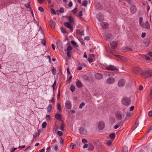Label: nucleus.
Returning a JSON list of instances; mask_svg holds the SVG:
<instances>
[{
  "label": "nucleus",
  "instance_id": "nucleus-1",
  "mask_svg": "<svg viewBox=\"0 0 152 152\" xmlns=\"http://www.w3.org/2000/svg\"><path fill=\"white\" fill-rule=\"evenodd\" d=\"M105 68L107 70L112 71H117L119 70V68L113 65H110L106 66Z\"/></svg>",
  "mask_w": 152,
  "mask_h": 152
},
{
  "label": "nucleus",
  "instance_id": "nucleus-2",
  "mask_svg": "<svg viewBox=\"0 0 152 152\" xmlns=\"http://www.w3.org/2000/svg\"><path fill=\"white\" fill-rule=\"evenodd\" d=\"M133 72L136 74L140 75H142L143 73V71L141 69L136 67L133 69Z\"/></svg>",
  "mask_w": 152,
  "mask_h": 152
},
{
  "label": "nucleus",
  "instance_id": "nucleus-3",
  "mask_svg": "<svg viewBox=\"0 0 152 152\" xmlns=\"http://www.w3.org/2000/svg\"><path fill=\"white\" fill-rule=\"evenodd\" d=\"M145 73L146 77H150L152 76V70L150 69H146L145 70Z\"/></svg>",
  "mask_w": 152,
  "mask_h": 152
},
{
  "label": "nucleus",
  "instance_id": "nucleus-4",
  "mask_svg": "<svg viewBox=\"0 0 152 152\" xmlns=\"http://www.w3.org/2000/svg\"><path fill=\"white\" fill-rule=\"evenodd\" d=\"M122 103L124 105L128 106L130 104V101L128 98H125L122 100Z\"/></svg>",
  "mask_w": 152,
  "mask_h": 152
},
{
  "label": "nucleus",
  "instance_id": "nucleus-5",
  "mask_svg": "<svg viewBox=\"0 0 152 152\" xmlns=\"http://www.w3.org/2000/svg\"><path fill=\"white\" fill-rule=\"evenodd\" d=\"M103 35L104 39L106 41H108L110 39L112 38V36L110 34L104 33Z\"/></svg>",
  "mask_w": 152,
  "mask_h": 152
},
{
  "label": "nucleus",
  "instance_id": "nucleus-6",
  "mask_svg": "<svg viewBox=\"0 0 152 152\" xmlns=\"http://www.w3.org/2000/svg\"><path fill=\"white\" fill-rule=\"evenodd\" d=\"M106 81L108 84H113L115 82V79L112 77H109L107 79Z\"/></svg>",
  "mask_w": 152,
  "mask_h": 152
},
{
  "label": "nucleus",
  "instance_id": "nucleus-7",
  "mask_svg": "<svg viewBox=\"0 0 152 152\" xmlns=\"http://www.w3.org/2000/svg\"><path fill=\"white\" fill-rule=\"evenodd\" d=\"M125 84V80L123 79H120L118 82V86L119 87H122L124 86Z\"/></svg>",
  "mask_w": 152,
  "mask_h": 152
},
{
  "label": "nucleus",
  "instance_id": "nucleus-8",
  "mask_svg": "<svg viewBox=\"0 0 152 152\" xmlns=\"http://www.w3.org/2000/svg\"><path fill=\"white\" fill-rule=\"evenodd\" d=\"M64 26L66 28L70 29L72 31L73 30V28L71 26L70 23L68 22H65L64 23Z\"/></svg>",
  "mask_w": 152,
  "mask_h": 152
},
{
  "label": "nucleus",
  "instance_id": "nucleus-9",
  "mask_svg": "<svg viewBox=\"0 0 152 152\" xmlns=\"http://www.w3.org/2000/svg\"><path fill=\"white\" fill-rule=\"evenodd\" d=\"M65 106L66 109H70L71 108V104L70 101L67 100L65 103Z\"/></svg>",
  "mask_w": 152,
  "mask_h": 152
},
{
  "label": "nucleus",
  "instance_id": "nucleus-10",
  "mask_svg": "<svg viewBox=\"0 0 152 152\" xmlns=\"http://www.w3.org/2000/svg\"><path fill=\"white\" fill-rule=\"evenodd\" d=\"M80 133L82 134H87V131L83 127H81L79 130Z\"/></svg>",
  "mask_w": 152,
  "mask_h": 152
},
{
  "label": "nucleus",
  "instance_id": "nucleus-11",
  "mask_svg": "<svg viewBox=\"0 0 152 152\" xmlns=\"http://www.w3.org/2000/svg\"><path fill=\"white\" fill-rule=\"evenodd\" d=\"M95 78L98 80H100L103 78V75L99 73H97L94 75Z\"/></svg>",
  "mask_w": 152,
  "mask_h": 152
},
{
  "label": "nucleus",
  "instance_id": "nucleus-12",
  "mask_svg": "<svg viewBox=\"0 0 152 152\" xmlns=\"http://www.w3.org/2000/svg\"><path fill=\"white\" fill-rule=\"evenodd\" d=\"M130 9L131 13L133 14L135 13L137 10L136 7L133 5H132L131 6Z\"/></svg>",
  "mask_w": 152,
  "mask_h": 152
},
{
  "label": "nucleus",
  "instance_id": "nucleus-13",
  "mask_svg": "<svg viewBox=\"0 0 152 152\" xmlns=\"http://www.w3.org/2000/svg\"><path fill=\"white\" fill-rule=\"evenodd\" d=\"M56 45L57 48L59 49H61L62 48V42L59 40L57 41L56 42Z\"/></svg>",
  "mask_w": 152,
  "mask_h": 152
},
{
  "label": "nucleus",
  "instance_id": "nucleus-14",
  "mask_svg": "<svg viewBox=\"0 0 152 152\" xmlns=\"http://www.w3.org/2000/svg\"><path fill=\"white\" fill-rule=\"evenodd\" d=\"M104 125L103 122H100L98 124V127L99 129L102 130L104 128Z\"/></svg>",
  "mask_w": 152,
  "mask_h": 152
},
{
  "label": "nucleus",
  "instance_id": "nucleus-15",
  "mask_svg": "<svg viewBox=\"0 0 152 152\" xmlns=\"http://www.w3.org/2000/svg\"><path fill=\"white\" fill-rule=\"evenodd\" d=\"M110 45L112 48H114L117 47V43L115 42H113L110 43Z\"/></svg>",
  "mask_w": 152,
  "mask_h": 152
},
{
  "label": "nucleus",
  "instance_id": "nucleus-16",
  "mask_svg": "<svg viewBox=\"0 0 152 152\" xmlns=\"http://www.w3.org/2000/svg\"><path fill=\"white\" fill-rule=\"evenodd\" d=\"M101 26L104 29L107 28L108 27V25L106 22H102L101 24Z\"/></svg>",
  "mask_w": 152,
  "mask_h": 152
},
{
  "label": "nucleus",
  "instance_id": "nucleus-17",
  "mask_svg": "<svg viewBox=\"0 0 152 152\" xmlns=\"http://www.w3.org/2000/svg\"><path fill=\"white\" fill-rule=\"evenodd\" d=\"M115 56L117 58L123 61H125V59H126V58H125L124 57L120 55H115Z\"/></svg>",
  "mask_w": 152,
  "mask_h": 152
},
{
  "label": "nucleus",
  "instance_id": "nucleus-18",
  "mask_svg": "<svg viewBox=\"0 0 152 152\" xmlns=\"http://www.w3.org/2000/svg\"><path fill=\"white\" fill-rule=\"evenodd\" d=\"M115 117L118 120H120L121 118V115L120 113H117L115 114Z\"/></svg>",
  "mask_w": 152,
  "mask_h": 152
},
{
  "label": "nucleus",
  "instance_id": "nucleus-19",
  "mask_svg": "<svg viewBox=\"0 0 152 152\" xmlns=\"http://www.w3.org/2000/svg\"><path fill=\"white\" fill-rule=\"evenodd\" d=\"M77 16L80 19H82L83 18L81 17V16L82 15V12L80 11L77 14H76Z\"/></svg>",
  "mask_w": 152,
  "mask_h": 152
},
{
  "label": "nucleus",
  "instance_id": "nucleus-20",
  "mask_svg": "<svg viewBox=\"0 0 152 152\" xmlns=\"http://www.w3.org/2000/svg\"><path fill=\"white\" fill-rule=\"evenodd\" d=\"M76 86L78 88H80L82 86V84L81 82L79 80L77 81L76 83Z\"/></svg>",
  "mask_w": 152,
  "mask_h": 152
},
{
  "label": "nucleus",
  "instance_id": "nucleus-21",
  "mask_svg": "<svg viewBox=\"0 0 152 152\" xmlns=\"http://www.w3.org/2000/svg\"><path fill=\"white\" fill-rule=\"evenodd\" d=\"M55 117L57 120H60L61 119V115L58 114H56L55 115Z\"/></svg>",
  "mask_w": 152,
  "mask_h": 152
},
{
  "label": "nucleus",
  "instance_id": "nucleus-22",
  "mask_svg": "<svg viewBox=\"0 0 152 152\" xmlns=\"http://www.w3.org/2000/svg\"><path fill=\"white\" fill-rule=\"evenodd\" d=\"M71 43L73 46L75 47H78V45H77L76 42H75L74 41L72 40L71 41Z\"/></svg>",
  "mask_w": 152,
  "mask_h": 152
},
{
  "label": "nucleus",
  "instance_id": "nucleus-23",
  "mask_svg": "<svg viewBox=\"0 0 152 152\" xmlns=\"http://www.w3.org/2000/svg\"><path fill=\"white\" fill-rule=\"evenodd\" d=\"M68 20L71 23L74 22V20L73 18L71 16H69L68 17Z\"/></svg>",
  "mask_w": 152,
  "mask_h": 152
},
{
  "label": "nucleus",
  "instance_id": "nucleus-24",
  "mask_svg": "<svg viewBox=\"0 0 152 152\" xmlns=\"http://www.w3.org/2000/svg\"><path fill=\"white\" fill-rule=\"evenodd\" d=\"M88 150L89 151H92L94 148L93 145L91 144H89L88 147Z\"/></svg>",
  "mask_w": 152,
  "mask_h": 152
},
{
  "label": "nucleus",
  "instance_id": "nucleus-25",
  "mask_svg": "<svg viewBox=\"0 0 152 152\" xmlns=\"http://www.w3.org/2000/svg\"><path fill=\"white\" fill-rule=\"evenodd\" d=\"M52 109V106L51 104H49L47 107V111L48 112H50Z\"/></svg>",
  "mask_w": 152,
  "mask_h": 152
},
{
  "label": "nucleus",
  "instance_id": "nucleus-26",
  "mask_svg": "<svg viewBox=\"0 0 152 152\" xmlns=\"http://www.w3.org/2000/svg\"><path fill=\"white\" fill-rule=\"evenodd\" d=\"M57 108L59 111H61V107L59 103H57Z\"/></svg>",
  "mask_w": 152,
  "mask_h": 152
},
{
  "label": "nucleus",
  "instance_id": "nucleus-27",
  "mask_svg": "<svg viewBox=\"0 0 152 152\" xmlns=\"http://www.w3.org/2000/svg\"><path fill=\"white\" fill-rule=\"evenodd\" d=\"M106 75L109 76H114V74L113 73H110L109 72H106L105 73Z\"/></svg>",
  "mask_w": 152,
  "mask_h": 152
},
{
  "label": "nucleus",
  "instance_id": "nucleus-28",
  "mask_svg": "<svg viewBox=\"0 0 152 152\" xmlns=\"http://www.w3.org/2000/svg\"><path fill=\"white\" fill-rule=\"evenodd\" d=\"M143 20V18L142 17H140L139 18V24L140 26H141L142 27H144V26L143 25H142V21Z\"/></svg>",
  "mask_w": 152,
  "mask_h": 152
},
{
  "label": "nucleus",
  "instance_id": "nucleus-29",
  "mask_svg": "<svg viewBox=\"0 0 152 152\" xmlns=\"http://www.w3.org/2000/svg\"><path fill=\"white\" fill-rule=\"evenodd\" d=\"M132 115V113L131 112H127L126 113V118H129L131 117Z\"/></svg>",
  "mask_w": 152,
  "mask_h": 152
},
{
  "label": "nucleus",
  "instance_id": "nucleus-30",
  "mask_svg": "<svg viewBox=\"0 0 152 152\" xmlns=\"http://www.w3.org/2000/svg\"><path fill=\"white\" fill-rule=\"evenodd\" d=\"M72 47L70 46H69L67 47L66 50H65V51H67L68 52H70V51L72 50Z\"/></svg>",
  "mask_w": 152,
  "mask_h": 152
},
{
  "label": "nucleus",
  "instance_id": "nucleus-31",
  "mask_svg": "<svg viewBox=\"0 0 152 152\" xmlns=\"http://www.w3.org/2000/svg\"><path fill=\"white\" fill-rule=\"evenodd\" d=\"M145 28L147 29H148L150 28L149 25L147 21L146 22L145 24Z\"/></svg>",
  "mask_w": 152,
  "mask_h": 152
},
{
  "label": "nucleus",
  "instance_id": "nucleus-32",
  "mask_svg": "<svg viewBox=\"0 0 152 152\" xmlns=\"http://www.w3.org/2000/svg\"><path fill=\"white\" fill-rule=\"evenodd\" d=\"M110 137L111 139H114L115 137V134L114 133L111 134H110Z\"/></svg>",
  "mask_w": 152,
  "mask_h": 152
},
{
  "label": "nucleus",
  "instance_id": "nucleus-33",
  "mask_svg": "<svg viewBox=\"0 0 152 152\" xmlns=\"http://www.w3.org/2000/svg\"><path fill=\"white\" fill-rule=\"evenodd\" d=\"M47 123L45 122H43L42 124V127L43 128H44L46 127Z\"/></svg>",
  "mask_w": 152,
  "mask_h": 152
},
{
  "label": "nucleus",
  "instance_id": "nucleus-34",
  "mask_svg": "<svg viewBox=\"0 0 152 152\" xmlns=\"http://www.w3.org/2000/svg\"><path fill=\"white\" fill-rule=\"evenodd\" d=\"M85 104L83 102H82L81 103L79 106V108L80 109H81L82 108V107L85 105Z\"/></svg>",
  "mask_w": 152,
  "mask_h": 152
},
{
  "label": "nucleus",
  "instance_id": "nucleus-35",
  "mask_svg": "<svg viewBox=\"0 0 152 152\" xmlns=\"http://www.w3.org/2000/svg\"><path fill=\"white\" fill-rule=\"evenodd\" d=\"M52 72L54 75H55L56 73V70L53 68L52 70Z\"/></svg>",
  "mask_w": 152,
  "mask_h": 152
},
{
  "label": "nucleus",
  "instance_id": "nucleus-36",
  "mask_svg": "<svg viewBox=\"0 0 152 152\" xmlns=\"http://www.w3.org/2000/svg\"><path fill=\"white\" fill-rule=\"evenodd\" d=\"M75 87L74 86L72 85L71 86V87H70L71 90V91H72V92H73L75 90Z\"/></svg>",
  "mask_w": 152,
  "mask_h": 152
},
{
  "label": "nucleus",
  "instance_id": "nucleus-37",
  "mask_svg": "<svg viewBox=\"0 0 152 152\" xmlns=\"http://www.w3.org/2000/svg\"><path fill=\"white\" fill-rule=\"evenodd\" d=\"M88 3V1L86 0L84 1L82 3L83 6H86Z\"/></svg>",
  "mask_w": 152,
  "mask_h": 152
},
{
  "label": "nucleus",
  "instance_id": "nucleus-38",
  "mask_svg": "<svg viewBox=\"0 0 152 152\" xmlns=\"http://www.w3.org/2000/svg\"><path fill=\"white\" fill-rule=\"evenodd\" d=\"M61 30L62 32L64 33H66V30H65L64 28H61Z\"/></svg>",
  "mask_w": 152,
  "mask_h": 152
},
{
  "label": "nucleus",
  "instance_id": "nucleus-39",
  "mask_svg": "<svg viewBox=\"0 0 152 152\" xmlns=\"http://www.w3.org/2000/svg\"><path fill=\"white\" fill-rule=\"evenodd\" d=\"M17 149V148H13L10 149V152H13Z\"/></svg>",
  "mask_w": 152,
  "mask_h": 152
},
{
  "label": "nucleus",
  "instance_id": "nucleus-40",
  "mask_svg": "<svg viewBox=\"0 0 152 152\" xmlns=\"http://www.w3.org/2000/svg\"><path fill=\"white\" fill-rule=\"evenodd\" d=\"M148 115L149 117H152V111H150L148 113Z\"/></svg>",
  "mask_w": 152,
  "mask_h": 152
},
{
  "label": "nucleus",
  "instance_id": "nucleus-41",
  "mask_svg": "<svg viewBox=\"0 0 152 152\" xmlns=\"http://www.w3.org/2000/svg\"><path fill=\"white\" fill-rule=\"evenodd\" d=\"M45 119L47 121H49L50 120V116L49 115H47L45 118Z\"/></svg>",
  "mask_w": 152,
  "mask_h": 152
},
{
  "label": "nucleus",
  "instance_id": "nucleus-42",
  "mask_svg": "<svg viewBox=\"0 0 152 152\" xmlns=\"http://www.w3.org/2000/svg\"><path fill=\"white\" fill-rule=\"evenodd\" d=\"M59 12H60L63 13L64 12V9L63 7H61L60 9Z\"/></svg>",
  "mask_w": 152,
  "mask_h": 152
},
{
  "label": "nucleus",
  "instance_id": "nucleus-43",
  "mask_svg": "<svg viewBox=\"0 0 152 152\" xmlns=\"http://www.w3.org/2000/svg\"><path fill=\"white\" fill-rule=\"evenodd\" d=\"M57 134H58V135L60 136H61L63 134V133L61 131H58L57 132Z\"/></svg>",
  "mask_w": 152,
  "mask_h": 152
},
{
  "label": "nucleus",
  "instance_id": "nucleus-44",
  "mask_svg": "<svg viewBox=\"0 0 152 152\" xmlns=\"http://www.w3.org/2000/svg\"><path fill=\"white\" fill-rule=\"evenodd\" d=\"M38 10L40 12H43L44 11V9H43V8L41 7H39Z\"/></svg>",
  "mask_w": 152,
  "mask_h": 152
},
{
  "label": "nucleus",
  "instance_id": "nucleus-45",
  "mask_svg": "<svg viewBox=\"0 0 152 152\" xmlns=\"http://www.w3.org/2000/svg\"><path fill=\"white\" fill-rule=\"evenodd\" d=\"M82 142L83 143H85L87 142V140L86 139H83L82 140Z\"/></svg>",
  "mask_w": 152,
  "mask_h": 152
},
{
  "label": "nucleus",
  "instance_id": "nucleus-46",
  "mask_svg": "<svg viewBox=\"0 0 152 152\" xmlns=\"http://www.w3.org/2000/svg\"><path fill=\"white\" fill-rule=\"evenodd\" d=\"M66 54L69 58H70L71 57V53L70 52L67 51L66 53Z\"/></svg>",
  "mask_w": 152,
  "mask_h": 152
},
{
  "label": "nucleus",
  "instance_id": "nucleus-47",
  "mask_svg": "<svg viewBox=\"0 0 152 152\" xmlns=\"http://www.w3.org/2000/svg\"><path fill=\"white\" fill-rule=\"evenodd\" d=\"M152 130V125H151L150 127L148 129V133L149 132H150L151 130Z\"/></svg>",
  "mask_w": 152,
  "mask_h": 152
},
{
  "label": "nucleus",
  "instance_id": "nucleus-48",
  "mask_svg": "<svg viewBox=\"0 0 152 152\" xmlns=\"http://www.w3.org/2000/svg\"><path fill=\"white\" fill-rule=\"evenodd\" d=\"M72 5V3L71 1L69 2L68 4V6L69 7H71Z\"/></svg>",
  "mask_w": 152,
  "mask_h": 152
},
{
  "label": "nucleus",
  "instance_id": "nucleus-49",
  "mask_svg": "<svg viewBox=\"0 0 152 152\" xmlns=\"http://www.w3.org/2000/svg\"><path fill=\"white\" fill-rule=\"evenodd\" d=\"M86 40H89L90 39V38L89 37L86 36L84 38Z\"/></svg>",
  "mask_w": 152,
  "mask_h": 152
},
{
  "label": "nucleus",
  "instance_id": "nucleus-50",
  "mask_svg": "<svg viewBox=\"0 0 152 152\" xmlns=\"http://www.w3.org/2000/svg\"><path fill=\"white\" fill-rule=\"evenodd\" d=\"M134 109V106H132L130 107V111H133Z\"/></svg>",
  "mask_w": 152,
  "mask_h": 152
},
{
  "label": "nucleus",
  "instance_id": "nucleus-51",
  "mask_svg": "<svg viewBox=\"0 0 152 152\" xmlns=\"http://www.w3.org/2000/svg\"><path fill=\"white\" fill-rule=\"evenodd\" d=\"M111 143H112V142L110 140L108 141L107 142V145H111Z\"/></svg>",
  "mask_w": 152,
  "mask_h": 152
},
{
  "label": "nucleus",
  "instance_id": "nucleus-52",
  "mask_svg": "<svg viewBox=\"0 0 152 152\" xmlns=\"http://www.w3.org/2000/svg\"><path fill=\"white\" fill-rule=\"evenodd\" d=\"M145 35H146V34H145V33H142V34L141 37L142 38H144L145 37Z\"/></svg>",
  "mask_w": 152,
  "mask_h": 152
},
{
  "label": "nucleus",
  "instance_id": "nucleus-53",
  "mask_svg": "<svg viewBox=\"0 0 152 152\" xmlns=\"http://www.w3.org/2000/svg\"><path fill=\"white\" fill-rule=\"evenodd\" d=\"M56 85V81H55L54 83L53 84V90L55 89V87Z\"/></svg>",
  "mask_w": 152,
  "mask_h": 152
},
{
  "label": "nucleus",
  "instance_id": "nucleus-54",
  "mask_svg": "<svg viewBox=\"0 0 152 152\" xmlns=\"http://www.w3.org/2000/svg\"><path fill=\"white\" fill-rule=\"evenodd\" d=\"M74 146H75V145L72 143H71L70 145V146L72 147V149H74Z\"/></svg>",
  "mask_w": 152,
  "mask_h": 152
},
{
  "label": "nucleus",
  "instance_id": "nucleus-55",
  "mask_svg": "<svg viewBox=\"0 0 152 152\" xmlns=\"http://www.w3.org/2000/svg\"><path fill=\"white\" fill-rule=\"evenodd\" d=\"M39 3L42 4L43 3L44 0H37Z\"/></svg>",
  "mask_w": 152,
  "mask_h": 152
},
{
  "label": "nucleus",
  "instance_id": "nucleus-56",
  "mask_svg": "<svg viewBox=\"0 0 152 152\" xmlns=\"http://www.w3.org/2000/svg\"><path fill=\"white\" fill-rule=\"evenodd\" d=\"M88 147V145L87 144H85L83 146V148H87Z\"/></svg>",
  "mask_w": 152,
  "mask_h": 152
},
{
  "label": "nucleus",
  "instance_id": "nucleus-57",
  "mask_svg": "<svg viewBox=\"0 0 152 152\" xmlns=\"http://www.w3.org/2000/svg\"><path fill=\"white\" fill-rule=\"evenodd\" d=\"M80 41L82 45H84L85 44V43L84 42L83 39L80 40Z\"/></svg>",
  "mask_w": 152,
  "mask_h": 152
},
{
  "label": "nucleus",
  "instance_id": "nucleus-58",
  "mask_svg": "<svg viewBox=\"0 0 152 152\" xmlns=\"http://www.w3.org/2000/svg\"><path fill=\"white\" fill-rule=\"evenodd\" d=\"M83 58H87V56L86 55V53H84V55L83 56Z\"/></svg>",
  "mask_w": 152,
  "mask_h": 152
},
{
  "label": "nucleus",
  "instance_id": "nucleus-59",
  "mask_svg": "<svg viewBox=\"0 0 152 152\" xmlns=\"http://www.w3.org/2000/svg\"><path fill=\"white\" fill-rule=\"evenodd\" d=\"M64 126L63 124H61V129L63 131L64 130Z\"/></svg>",
  "mask_w": 152,
  "mask_h": 152
},
{
  "label": "nucleus",
  "instance_id": "nucleus-60",
  "mask_svg": "<svg viewBox=\"0 0 152 152\" xmlns=\"http://www.w3.org/2000/svg\"><path fill=\"white\" fill-rule=\"evenodd\" d=\"M80 34L81 36L84 35V31H82L80 32Z\"/></svg>",
  "mask_w": 152,
  "mask_h": 152
},
{
  "label": "nucleus",
  "instance_id": "nucleus-61",
  "mask_svg": "<svg viewBox=\"0 0 152 152\" xmlns=\"http://www.w3.org/2000/svg\"><path fill=\"white\" fill-rule=\"evenodd\" d=\"M143 89V87L142 85H140L139 87V90L141 91Z\"/></svg>",
  "mask_w": 152,
  "mask_h": 152
},
{
  "label": "nucleus",
  "instance_id": "nucleus-62",
  "mask_svg": "<svg viewBox=\"0 0 152 152\" xmlns=\"http://www.w3.org/2000/svg\"><path fill=\"white\" fill-rule=\"evenodd\" d=\"M150 97L151 99L152 98V89L151 90V92L150 93Z\"/></svg>",
  "mask_w": 152,
  "mask_h": 152
},
{
  "label": "nucleus",
  "instance_id": "nucleus-63",
  "mask_svg": "<svg viewBox=\"0 0 152 152\" xmlns=\"http://www.w3.org/2000/svg\"><path fill=\"white\" fill-rule=\"evenodd\" d=\"M25 6L27 8H29L30 7V5L28 3L25 5Z\"/></svg>",
  "mask_w": 152,
  "mask_h": 152
},
{
  "label": "nucleus",
  "instance_id": "nucleus-64",
  "mask_svg": "<svg viewBox=\"0 0 152 152\" xmlns=\"http://www.w3.org/2000/svg\"><path fill=\"white\" fill-rule=\"evenodd\" d=\"M39 151L40 152H44L45 151V149L44 148H42L41 150H39Z\"/></svg>",
  "mask_w": 152,
  "mask_h": 152
}]
</instances>
